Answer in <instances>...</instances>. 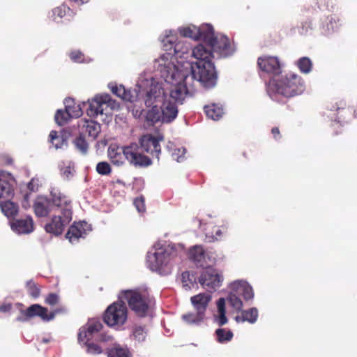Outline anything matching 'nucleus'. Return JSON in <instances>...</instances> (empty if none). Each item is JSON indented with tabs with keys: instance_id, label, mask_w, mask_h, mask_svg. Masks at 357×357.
<instances>
[{
	"instance_id": "obj_1",
	"label": "nucleus",
	"mask_w": 357,
	"mask_h": 357,
	"mask_svg": "<svg viewBox=\"0 0 357 357\" xmlns=\"http://www.w3.org/2000/svg\"><path fill=\"white\" fill-rule=\"evenodd\" d=\"M213 50L206 43H199L191 48L189 59L183 68H176L169 54H160L153 62L156 73L168 85L165 89L162 84L149 72L142 73L137 81L136 88L126 90L122 85L109 84L112 92L122 100L133 102L142 98L146 109L134 108L132 114L144 119L149 124L170 123L177 117L178 105L196 91L195 82L209 89L217 83L218 75L212 62Z\"/></svg>"
},
{
	"instance_id": "obj_2",
	"label": "nucleus",
	"mask_w": 357,
	"mask_h": 357,
	"mask_svg": "<svg viewBox=\"0 0 357 357\" xmlns=\"http://www.w3.org/2000/svg\"><path fill=\"white\" fill-rule=\"evenodd\" d=\"M184 255L183 245L158 241L147 252L146 264L151 271L168 275Z\"/></svg>"
},
{
	"instance_id": "obj_3",
	"label": "nucleus",
	"mask_w": 357,
	"mask_h": 357,
	"mask_svg": "<svg viewBox=\"0 0 357 357\" xmlns=\"http://www.w3.org/2000/svg\"><path fill=\"white\" fill-rule=\"evenodd\" d=\"M228 289L229 293L227 298H220L216 302L217 310L213 317L214 321L219 326L225 325L228 322L226 317V302L234 312H238L243 307L239 296H242L245 301H252L255 296L252 286L245 280H235L229 284Z\"/></svg>"
},
{
	"instance_id": "obj_4",
	"label": "nucleus",
	"mask_w": 357,
	"mask_h": 357,
	"mask_svg": "<svg viewBox=\"0 0 357 357\" xmlns=\"http://www.w3.org/2000/svg\"><path fill=\"white\" fill-rule=\"evenodd\" d=\"M305 90L304 80L294 73H288L279 78L273 79L267 84L268 96L273 100L277 102H282L284 98L300 95Z\"/></svg>"
},
{
	"instance_id": "obj_5",
	"label": "nucleus",
	"mask_w": 357,
	"mask_h": 357,
	"mask_svg": "<svg viewBox=\"0 0 357 357\" xmlns=\"http://www.w3.org/2000/svg\"><path fill=\"white\" fill-rule=\"evenodd\" d=\"M162 47L165 51L174 50V54H169L174 59V64L176 68H183V64L187 62L190 57L192 47L190 43L178 37L177 33L174 30H165L160 37Z\"/></svg>"
},
{
	"instance_id": "obj_6",
	"label": "nucleus",
	"mask_w": 357,
	"mask_h": 357,
	"mask_svg": "<svg viewBox=\"0 0 357 357\" xmlns=\"http://www.w3.org/2000/svg\"><path fill=\"white\" fill-rule=\"evenodd\" d=\"M139 149L136 143L124 147L112 144L108 148V156L112 162L118 166L123 165L125 160L135 166L150 165L151 164V159L139 153Z\"/></svg>"
},
{
	"instance_id": "obj_7",
	"label": "nucleus",
	"mask_w": 357,
	"mask_h": 357,
	"mask_svg": "<svg viewBox=\"0 0 357 357\" xmlns=\"http://www.w3.org/2000/svg\"><path fill=\"white\" fill-rule=\"evenodd\" d=\"M83 105H88L86 114L91 118L100 116L111 117L112 112L119 109V104L107 93H98Z\"/></svg>"
},
{
	"instance_id": "obj_8",
	"label": "nucleus",
	"mask_w": 357,
	"mask_h": 357,
	"mask_svg": "<svg viewBox=\"0 0 357 357\" xmlns=\"http://www.w3.org/2000/svg\"><path fill=\"white\" fill-rule=\"evenodd\" d=\"M217 223V220L211 215H206L201 219L196 218L193 220L195 226H197L199 228L208 242L222 240L227 231L226 225H218Z\"/></svg>"
},
{
	"instance_id": "obj_9",
	"label": "nucleus",
	"mask_w": 357,
	"mask_h": 357,
	"mask_svg": "<svg viewBox=\"0 0 357 357\" xmlns=\"http://www.w3.org/2000/svg\"><path fill=\"white\" fill-rule=\"evenodd\" d=\"M65 195L56 188H52L50 197L46 196H38L33 202V208L35 215L38 217H46L50 213H52L54 208H56L59 205V200L63 199Z\"/></svg>"
},
{
	"instance_id": "obj_10",
	"label": "nucleus",
	"mask_w": 357,
	"mask_h": 357,
	"mask_svg": "<svg viewBox=\"0 0 357 357\" xmlns=\"http://www.w3.org/2000/svg\"><path fill=\"white\" fill-rule=\"evenodd\" d=\"M123 303L126 301L132 310L143 317L149 307V294L146 290H127L119 296Z\"/></svg>"
},
{
	"instance_id": "obj_11",
	"label": "nucleus",
	"mask_w": 357,
	"mask_h": 357,
	"mask_svg": "<svg viewBox=\"0 0 357 357\" xmlns=\"http://www.w3.org/2000/svg\"><path fill=\"white\" fill-rule=\"evenodd\" d=\"M176 32L182 37L206 43L211 41L213 26L208 23H204L199 26L190 24L178 26Z\"/></svg>"
},
{
	"instance_id": "obj_12",
	"label": "nucleus",
	"mask_w": 357,
	"mask_h": 357,
	"mask_svg": "<svg viewBox=\"0 0 357 357\" xmlns=\"http://www.w3.org/2000/svg\"><path fill=\"white\" fill-rule=\"evenodd\" d=\"M59 201L63 204H64V216L62 218L59 215H53L51 220L45 226V229L47 233L56 236L60 235L73 219V208L70 199L66 196Z\"/></svg>"
},
{
	"instance_id": "obj_13",
	"label": "nucleus",
	"mask_w": 357,
	"mask_h": 357,
	"mask_svg": "<svg viewBox=\"0 0 357 357\" xmlns=\"http://www.w3.org/2000/svg\"><path fill=\"white\" fill-rule=\"evenodd\" d=\"M102 325L100 321L91 320L85 326H82L78 334V340L86 347V351L91 354H99L102 353V349L93 343H89L93 335L100 331Z\"/></svg>"
},
{
	"instance_id": "obj_14",
	"label": "nucleus",
	"mask_w": 357,
	"mask_h": 357,
	"mask_svg": "<svg viewBox=\"0 0 357 357\" xmlns=\"http://www.w3.org/2000/svg\"><path fill=\"white\" fill-rule=\"evenodd\" d=\"M128 310L122 300L114 302L107 307L104 321L109 326H121L125 324L128 318Z\"/></svg>"
},
{
	"instance_id": "obj_15",
	"label": "nucleus",
	"mask_w": 357,
	"mask_h": 357,
	"mask_svg": "<svg viewBox=\"0 0 357 357\" xmlns=\"http://www.w3.org/2000/svg\"><path fill=\"white\" fill-rule=\"evenodd\" d=\"M190 259L199 267L207 268L213 267L216 263L215 253L205 251L202 246L195 245L189 250Z\"/></svg>"
},
{
	"instance_id": "obj_16",
	"label": "nucleus",
	"mask_w": 357,
	"mask_h": 357,
	"mask_svg": "<svg viewBox=\"0 0 357 357\" xmlns=\"http://www.w3.org/2000/svg\"><path fill=\"white\" fill-rule=\"evenodd\" d=\"M206 44L211 47L213 52L218 53L221 56H229L236 51L234 42L225 35L215 34L213 29L211 41L207 42Z\"/></svg>"
},
{
	"instance_id": "obj_17",
	"label": "nucleus",
	"mask_w": 357,
	"mask_h": 357,
	"mask_svg": "<svg viewBox=\"0 0 357 357\" xmlns=\"http://www.w3.org/2000/svg\"><path fill=\"white\" fill-rule=\"evenodd\" d=\"M204 269L199 278V284L208 291H215L222 284L223 281L222 275L212 267Z\"/></svg>"
},
{
	"instance_id": "obj_18",
	"label": "nucleus",
	"mask_w": 357,
	"mask_h": 357,
	"mask_svg": "<svg viewBox=\"0 0 357 357\" xmlns=\"http://www.w3.org/2000/svg\"><path fill=\"white\" fill-rule=\"evenodd\" d=\"M163 140L164 137L161 134H158L156 135L147 134L141 137L139 143L141 148L144 151L150 154L152 158L159 160L161 153L160 142Z\"/></svg>"
},
{
	"instance_id": "obj_19",
	"label": "nucleus",
	"mask_w": 357,
	"mask_h": 357,
	"mask_svg": "<svg viewBox=\"0 0 357 357\" xmlns=\"http://www.w3.org/2000/svg\"><path fill=\"white\" fill-rule=\"evenodd\" d=\"M259 69L266 73L278 75L281 73L283 66L280 59L276 56L262 55L258 58Z\"/></svg>"
},
{
	"instance_id": "obj_20",
	"label": "nucleus",
	"mask_w": 357,
	"mask_h": 357,
	"mask_svg": "<svg viewBox=\"0 0 357 357\" xmlns=\"http://www.w3.org/2000/svg\"><path fill=\"white\" fill-rule=\"evenodd\" d=\"M90 231H91V227L86 222H74L69 228L66 237L71 243H74L79 238H84Z\"/></svg>"
},
{
	"instance_id": "obj_21",
	"label": "nucleus",
	"mask_w": 357,
	"mask_h": 357,
	"mask_svg": "<svg viewBox=\"0 0 357 357\" xmlns=\"http://www.w3.org/2000/svg\"><path fill=\"white\" fill-rule=\"evenodd\" d=\"M15 178L8 172L0 171V199H9L13 195Z\"/></svg>"
},
{
	"instance_id": "obj_22",
	"label": "nucleus",
	"mask_w": 357,
	"mask_h": 357,
	"mask_svg": "<svg viewBox=\"0 0 357 357\" xmlns=\"http://www.w3.org/2000/svg\"><path fill=\"white\" fill-rule=\"evenodd\" d=\"M11 229L19 235L29 234L33 231V221L31 216L13 219L10 222Z\"/></svg>"
},
{
	"instance_id": "obj_23",
	"label": "nucleus",
	"mask_w": 357,
	"mask_h": 357,
	"mask_svg": "<svg viewBox=\"0 0 357 357\" xmlns=\"http://www.w3.org/2000/svg\"><path fill=\"white\" fill-rule=\"evenodd\" d=\"M24 314L27 318H31L37 316L40 317L43 321H45L52 320L55 317V312H49L47 308L38 304H33L29 307L24 311Z\"/></svg>"
},
{
	"instance_id": "obj_24",
	"label": "nucleus",
	"mask_w": 357,
	"mask_h": 357,
	"mask_svg": "<svg viewBox=\"0 0 357 357\" xmlns=\"http://www.w3.org/2000/svg\"><path fill=\"white\" fill-rule=\"evenodd\" d=\"M211 296L208 293H201L190 298L191 303L195 310L205 315Z\"/></svg>"
},
{
	"instance_id": "obj_25",
	"label": "nucleus",
	"mask_w": 357,
	"mask_h": 357,
	"mask_svg": "<svg viewBox=\"0 0 357 357\" xmlns=\"http://www.w3.org/2000/svg\"><path fill=\"white\" fill-rule=\"evenodd\" d=\"M79 126L82 133L87 134L93 139H95L100 132V124L92 120L82 119Z\"/></svg>"
},
{
	"instance_id": "obj_26",
	"label": "nucleus",
	"mask_w": 357,
	"mask_h": 357,
	"mask_svg": "<svg viewBox=\"0 0 357 357\" xmlns=\"http://www.w3.org/2000/svg\"><path fill=\"white\" fill-rule=\"evenodd\" d=\"M68 134L67 132H58L55 130H52L50 133L49 141L56 149H64L68 146Z\"/></svg>"
},
{
	"instance_id": "obj_27",
	"label": "nucleus",
	"mask_w": 357,
	"mask_h": 357,
	"mask_svg": "<svg viewBox=\"0 0 357 357\" xmlns=\"http://www.w3.org/2000/svg\"><path fill=\"white\" fill-rule=\"evenodd\" d=\"M166 148L171 153L172 158L178 162H181L186 159L187 151L185 147L178 146L172 142H169Z\"/></svg>"
},
{
	"instance_id": "obj_28",
	"label": "nucleus",
	"mask_w": 357,
	"mask_h": 357,
	"mask_svg": "<svg viewBox=\"0 0 357 357\" xmlns=\"http://www.w3.org/2000/svg\"><path fill=\"white\" fill-rule=\"evenodd\" d=\"M204 111L208 118L218 121L222 117L224 111L221 105L211 104L204 107Z\"/></svg>"
},
{
	"instance_id": "obj_29",
	"label": "nucleus",
	"mask_w": 357,
	"mask_h": 357,
	"mask_svg": "<svg viewBox=\"0 0 357 357\" xmlns=\"http://www.w3.org/2000/svg\"><path fill=\"white\" fill-rule=\"evenodd\" d=\"M66 111L71 118H78L83 114L82 109L79 104H75L72 98H66L64 100Z\"/></svg>"
},
{
	"instance_id": "obj_30",
	"label": "nucleus",
	"mask_w": 357,
	"mask_h": 357,
	"mask_svg": "<svg viewBox=\"0 0 357 357\" xmlns=\"http://www.w3.org/2000/svg\"><path fill=\"white\" fill-rule=\"evenodd\" d=\"M205 315L202 312L196 311L195 312H189L182 315V319L184 322L191 325H199L204 321Z\"/></svg>"
},
{
	"instance_id": "obj_31",
	"label": "nucleus",
	"mask_w": 357,
	"mask_h": 357,
	"mask_svg": "<svg viewBox=\"0 0 357 357\" xmlns=\"http://www.w3.org/2000/svg\"><path fill=\"white\" fill-rule=\"evenodd\" d=\"M109 357H131V353L126 346L114 344L108 350Z\"/></svg>"
},
{
	"instance_id": "obj_32",
	"label": "nucleus",
	"mask_w": 357,
	"mask_h": 357,
	"mask_svg": "<svg viewBox=\"0 0 357 357\" xmlns=\"http://www.w3.org/2000/svg\"><path fill=\"white\" fill-rule=\"evenodd\" d=\"M0 206L3 213L8 218L15 216L18 212L17 205L10 201L1 202Z\"/></svg>"
},
{
	"instance_id": "obj_33",
	"label": "nucleus",
	"mask_w": 357,
	"mask_h": 357,
	"mask_svg": "<svg viewBox=\"0 0 357 357\" xmlns=\"http://www.w3.org/2000/svg\"><path fill=\"white\" fill-rule=\"evenodd\" d=\"M339 20L336 17L331 16L328 17L325 24H324V33L330 34L337 31L339 28Z\"/></svg>"
},
{
	"instance_id": "obj_34",
	"label": "nucleus",
	"mask_w": 357,
	"mask_h": 357,
	"mask_svg": "<svg viewBox=\"0 0 357 357\" xmlns=\"http://www.w3.org/2000/svg\"><path fill=\"white\" fill-rule=\"evenodd\" d=\"M296 66L300 71L305 74L310 73L312 69V61L310 58L305 56L299 59L296 62Z\"/></svg>"
},
{
	"instance_id": "obj_35",
	"label": "nucleus",
	"mask_w": 357,
	"mask_h": 357,
	"mask_svg": "<svg viewBox=\"0 0 357 357\" xmlns=\"http://www.w3.org/2000/svg\"><path fill=\"white\" fill-rule=\"evenodd\" d=\"M217 340L220 343H225L230 341L233 337V333L230 330L219 328L215 331Z\"/></svg>"
},
{
	"instance_id": "obj_36",
	"label": "nucleus",
	"mask_w": 357,
	"mask_h": 357,
	"mask_svg": "<svg viewBox=\"0 0 357 357\" xmlns=\"http://www.w3.org/2000/svg\"><path fill=\"white\" fill-rule=\"evenodd\" d=\"M244 314L245 321L253 324L257 322L259 317L257 308L253 307L246 310H242Z\"/></svg>"
},
{
	"instance_id": "obj_37",
	"label": "nucleus",
	"mask_w": 357,
	"mask_h": 357,
	"mask_svg": "<svg viewBox=\"0 0 357 357\" xmlns=\"http://www.w3.org/2000/svg\"><path fill=\"white\" fill-rule=\"evenodd\" d=\"M70 8L65 5H61L54 8L52 11L51 17L54 21L59 22L63 17L69 13Z\"/></svg>"
},
{
	"instance_id": "obj_38",
	"label": "nucleus",
	"mask_w": 357,
	"mask_h": 357,
	"mask_svg": "<svg viewBox=\"0 0 357 357\" xmlns=\"http://www.w3.org/2000/svg\"><path fill=\"white\" fill-rule=\"evenodd\" d=\"M61 174L66 178H70L74 173V165L71 162H62L59 165Z\"/></svg>"
},
{
	"instance_id": "obj_39",
	"label": "nucleus",
	"mask_w": 357,
	"mask_h": 357,
	"mask_svg": "<svg viewBox=\"0 0 357 357\" xmlns=\"http://www.w3.org/2000/svg\"><path fill=\"white\" fill-rule=\"evenodd\" d=\"M181 280L183 287L186 289H190L194 286L195 282V278L192 274L189 272H183L181 275Z\"/></svg>"
},
{
	"instance_id": "obj_40",
	"label": "nucleus",
	"mask_w": 357,
	"mask_h": 357,
	"mask_svg": "<svg viewBox=\"0 0 357 357\" xmlns=\"http://www.w3.org/2000/svg\"><path fill=\"white\" fill-rule=\"evenodd\" d=\"M70 59L76 63H89L91 59L82 54L79 50H73L69 53Z\"/></svg>"
},
{
	"instance_id": "obj_41",
	"label": "nucleus",
	"mask_w": 357,
	"mask_h": 357,
	"mask_svg": "<svg viewBox=\"0 0 357 357\" xmlns=\"http://www.w3.org/2000/svg\"><path fill=\"white\" fill-rule=\"evenodd\" d=\"M70 118L71 117L66 111V107L65 110L58 109L54 116L56 123L59 126H63L66 123Z\"/></svg>"
},
{
	"instance_id": "obj_42",
	"label": "nucleus",
	"mask_w": 357,
	"mask_h": 357,
	"mask_svg": "<svg viewBox=\"0 0 357 357\" xmlns=\"http://www.w3.org/2000/svg\"><path fill=\"white\" fill-rule=\"evenodd\" d=\"M96 171L99 174L108 175L111 172V167L107 162H100L96 165Z\"/></svg>"
},
{
	"instance_id": "obj_43",
	"label": "nucleus",
	"mask_w": 357,
	"mask_h": 357,
	"mask_svg": "<svg viewBox=\"0 0 357 357\" xmlns=\"http://www.w3.org/2000/svg\"><path fill=\"white\" fill-rule=\"evenodd\" d=\"M133 337L138 342H142L145 340L146 337V332L142 327H137L135 328L133 333Z\"/></svg>"
},
{
	"instance_id": "obj_44",
	"label": "nucleus",
	"mask_w": 357,
	"mask_h": 357,
	"mask_svg": "<svg viewBox=\"0 0 357 357\" xmlns=\"http://www.w3.org/2000/svg\"><path fill=\"white\" fill-rule=\"evenodd\" d=\"M26 288L29 294L34 297L37 298L40 294V289L37 287L36 284L32 281H29L26 282Z\"/></svg>"
},
{
	"instance_id": "obj_45",
	"label": "nucleus",
	"mask_w": 357,
	"mask_h": 357,
	"mask_svg": "<svg viewBox=\"0 0 357 357\" xmlns=\"http://www.w3.org/2000/svg\"><path fill=\"white\" fill-rule=\"evenodd\" d=\"M75 146L83 153H85L88 149V144L86 140L82 137H79L75 140Z\"/></svg>"
},
{
	"instance_id": "obj_46",
	"label": "nucleus",
	"mask_w": 357,
	"mask_h": 357,
	"mask_svg": "<svg viewBox=\"0 0 357 357\" xmlns=\"http://www.w3.org/2000/svg\"><path fill=\"white\" fill-rule=\"evenodd\" d=\"M134 205L139 213H143L145 211V204L144 198L140 197L134 200Z\"/></svg>"
},
{
	"instance_id": "obj_47",
	"label": "nucleus",
	"mask_w": 357,
	"mask_h": 357,
	"mask_svg": "<svg viewBox=\"0 0 357 357\" xmlns=\"http://www.w3.org/2000/svg\"><path fill=\"white\" fill-rule=\"evenodd\" d=\"M58 302L59 296L56 294H50L45 298V303L50 305H54Z\"/></svg>"
},
{
	"instance_id": "obj_48",
	"label": "nucleus",
	"mask_w": 357,
	"mask_h": 357,
	"mask_svg": "<svg viewBox=\"0 0 357 357\" xmlns=\"http://www.w3.org/2000/svg\"><path fill=\"white\" fill-rule=\"evenodd\" d=\"M59 206L56 208H54V211H52L54 213L53 215H59L63 218L64 216V204H63L61 202H59Z\"/></svg>"
},
{
	"instance_id": "obj_49",
	"label": "nucleus",
	"mask_w": 357,
	"mask_h": 357,
	"mask_svg": "<svg viewBox=\"0 0 357 357\" xmlns=\"http://www.w3.org/2000/svg\"><path fill=\"white\" fill-rule=\"evenodd\" d=\"M40 184L39 178H33L31 181L28 183V188L31 191H34L38 189Z\"/></svg>"
},
{
	"instance_id": "obj_50",
	"label": "nucleus",
	"mask_w": 357,
	"mask_h": 357,
	"mask_svg": "<svg viewBox=\"0 0 357 357\" xmlns=\"http://www.w3.org/2000/svg\"><path fill=\"white\" fill-rule=\"evenodd\" d=\"M12 308V305L10 303H4L0 305V312L6 313L10 312Z\"/></svg>"
},
{
	"instance_id": "obj_51",
	"label": "nucleus",
	"mask_w": 357,
	"mask_h": 357,
	"mask_svg": "<svg viewBox=\"0 0 357 357\" xmlns=\"http://www.w3.org/2000/svg\"><path fill=\"white\" fill-rule=\"evenodd\" d=\"M240 312H241V314L240 315H237L235 317L236 321L238 322V323L245 322V318H244V314H243V312L242 310Z\"/></svg>"
},
{
	"instance_id": "obj_52",
	"label": "nucleus",
	"mask_w": 357,
	"mask_h": 357,
	"mask_svg": "<svg viewBox=\"0 0 357 357\" xmlns=\"http://www.w3.org/2000/svg\"><path fill=\"white\" fill-rule=\"evenodd\" d=\"M274 137L277 139V136L280 135V132L278 128H273L271 130Z\"/></svg>"
},
{
	"instance_id": "obj_53",
	"label": "nucleus",
	"mask_w": 357,
	"mask_h": 357,
	"mask_svg": "<svg viewBox=\"0 0 357 357\" xmlns=\"http://www.w3.org/2000/svg\"><path fill=\"white\" fill-rule=\"evenodd\" d=\"M70 1L75 2L77 4H84V3H86L89 0H70Z\"/></svg>"
},
{
	"instance_id": "obj_54",
	"label": "nucleus",
	"mask_w": 357,
	"mask_h": 357,
	"mask_svg": "<svg viewBox=\"0 0 357 357\" xmlns=\"http://www.w3.org/2000/svg\"><path fill=\"white\" fill-rule=\"evenodd\" d=\"M22 206H23V207H24V208H26V207H28V206H29V205H28V204H27L26 197H25L24 201V202H23V203H22Z\"/></svg>"
},
{
	"instance_id": "obj_55",
	"label": "nucleus",
	"mask_w": 357,
	"mask_h": 357,
	"mask_svg": "<svg viewBox=\"0 0 357 357\" xmlns=\"http://www.w3.org/2000/svg\"><path fill=\"white\" fill-rule=\"evenodd\" d=\"M109 339V337H101V340H102V341H107Z\"/></svg>"
},
{
	"instance_id": "obj_56",
	"label": "nucleus",
	"mask_w": 357,
	"mask_h": 357,
	"mask_svg": "<svg viewBox=\"0 0 357 357\" xmlns=\"http://www.w3.org/2000/svg\"><path fill=\"white\" fill-rule=\"evenodd\" d=\"M48 341L49 340L47 339H45V338L43 339V342H45V343L48 342Z\"/></svg>"
},
{
	"instance_id": "obj_57",
	"label": "nucleus",
	"mask_w": 357,
	"mask_h": 357,
	"mask_svg": "<svg viewBox=\"0 0 357 357\" xmlns=\"http://www.w3.org/2000/svg\"><path fill=\"white\" fill-rule=\"evenodd\" d=\"M17 320H18V321H24L25 319H22V318H21V317H18V318L17 319Z\"/></svg>"
}]
</instances>
